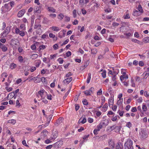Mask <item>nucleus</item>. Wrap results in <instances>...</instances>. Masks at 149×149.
<instances>
[{
  "label": "nucleus",
  "mask_w": 149,
  "mask_h": 149,
  "mask_svg": "<svg viewBox=\"0 0 149 149\" xmlns=\"http://www.w3.org/2000/svg\"><path fill=\"white\" fill-rule=\"evenodd\" d=\"M48 132L46 130H44L42 132L40 135L41 138L42 139H44L47 136Z\"/></svg>",
  "instance_id": "6e6552de"
},
{
  "label": "nucleus",
  "mask_w": 149,
  "mask_h": 149,
  "mask_svg": "<svg viewBox=\"0 0 149 149\" xmlns=\"http://www.w3.org/2000/svg\"><path fill=\"white\" fill-rule=\"evenodd\" d=\"M7 123H11L13 125H14L16 123V121L14 119H11L8 120Z\"/></svg>",
  "instance_id": "cd10ccee"
},
{
  "label": "nucleus",
  "mask_w": 149,
  "mask_h": 149,
  "mask_svg": "<svg viewBox=\"0 0 149 149\" xmlns=\"http://www.w3.org/2000/svg\"><path fill=\"white\" fill-rule=\"evenodd\" d=\"M128 10H127L126 13L123 15V18L125 19H129L130 18V16L128 13Z\"/></svg>",
  "instance_id": "a211bd4d"
},
{
  "label": "nucleus",
  "mask_w": 149,
  "mask_h": 149,
  "mask_svg": "<svg viewBox=\"0 0 149 149\" xmlns=\"http://www.w3.org/2000/svg\"><path fill=\"white\" fill-rule=\"evenodd\" d=\"M58 135V134L57 132L55 131L53 133L52 136L50 137V139L53 141L57 137Z\"/></svg>",
  "instance_id": "ddd939ff"
},
{
  "label": "nucleus",
  "mask_w": 149,
  "mask_h": 149,
  "mask_svg": "<svg viewBox=\"0 0 149 149\" xmlns=\"http://www.w3.org/2000/svg\"><path fill=\"white\" fill-rule=\"evenodd\" d=\"M109 145V147L112 149L115 147V143L114 141L112 139H110L108 141Z\"/></svg>",
  "instance_id": "9d476101"
},
{
  "label": "nucleus",
  "mask_w": 149,
  "mask_h": 149,
  "mask_svg": "<svg viewBox=\"0 0 149 149\" xmlns=\"http://www.w3.org/2000/svg\"><path fill=\"white\" fill-rule=\"evenodd\" d=\"M97 52V50L96 49H93L91 50V54H96Z\"/></svg>",
  "instance_id": "09e8293b"
},
{
  "label": "nucleus",
  "mask_w": 149,
  "mask_h": 149,
  "mask_svg": "<svg viewBox=\"0 0 149 149\" xmlns=\"http://www.w3.org/2000/svg\"><path fill=\"white\" fill-rule=\"evenodd\" d=\"M11 9V7L10 6L9 3L5 4L4 6L1 8V10L2 13H4L9 11Z\"/></svg>",
  "instance_id": "20e7f679"
},
{
  "label": "nucleus",
  "mask_w": 149,
  "mask_h": 149,
  "mask_svg": "<svg viewBox=\"0 0 149 149\" xmlns=\"http://www.w3.org/2000/svg\"><path fill=\"white\" fill-rule=\"evenodd\" d=\"M5 89L8 92L10 91L13 90V88L12 87H6L5 88Z\"/></svg>",
  "instance_id": "680f3d73"
},
{
  "label": "nucleus",
  "mask_w": 149,
  "mask_h": 149,
  "mask_svg": "<svg viewBox=\"0 0 149 149\" xmlns=\"http://www.w3.org/2000/svg\"><path fill=\"white\" fill-rule=\"evenodd\" d=\"M53 48L55 50L58 49V45L57 43L55 44L53 46Z\"/></svg>",
  "instance_id": "4d7b16f0"
},
{
  "label": "nucleus",
  "mask_w": 149,
  "mask_h": 149,
  "mask_svg": "<svg viewBox=\"0 0 149 149\" xmlns=\"http://www.w3.org/2000/svg\"><path fill=\"white\" fill-rule=\"evenodd\" d=\"M1 48V49L2 51L4 52H6L8 49L3 44Z\"/></svg>",
  "instance_id": "c9c22d12"
},
{
  "label": "nucleus",
  "mask_w": 149,
  "mask_h": 149,
  "mask_svg": "<svg viewBox=\"0 0 149 149\" xmlns=\"http://www.w3.org/2000/svg\"><path fill=\"white\" fill-rule=\"evenodd\" d=\"M34 28L38 29L36 31V33L37 34H39V33L41 32V26L40 24H35L34 26Z\"/></svg>",
  "instance_id": "39448f33"
},
{
  "label": "nucleus",
  "mask_w": 149,
  "mask_h": 149,
  "mask_svg": "<svg viewBox=\"0 0 149 149\" xmlns=\"http://www.w3.org/2000/svg\"><path fill=\"white\" fill-rule=\"evenodd\" d=\"M132 141L130 139L127 140L124 144L125 149H133Z\"/></svg>",
  "instance_id": "7ed1b4c3"
},
{
  "label": "nucleus",
  "mask_w": 149,
  "mask_h": 149,
  "mask_svg": "<svg viewBox=\"0 0 149 149\" xmlns=\"http://www.w3.org/2000/svg\"><path fill=\"white\" fill-rule=\"evenodd\" d=\"M89 134H87L85 135L83 137V140L86 141L87 140L88 138L89 137Z\"/></svg>",
  "instance_id": "864d4df0"
},
{
  "label": "nucleus",
  "mask_w": 149,
  "mask_h": 149,
  "mask_svg": "<svg viewBox=\"0 0 149 149\" xmlns=\"http://www.w3.org/2000/svg\"><path fill=\"white\" fill-rule=\"evenodd\" d=\"M46 47V46L44 45H40L39 48V51H40L41 50H43L45 49Z\"/></svg>",
  "instance_id": "e433bc0d"
},
{
  "label": "nucleus",
  "mask_w": 149,
  "mask_h": 149,
  "mask_svg": "<svg viewBox=\"0 0 149 149\" xmlns=\"http://www.w3.org/2000/svg\"><path fill=\"white\" fill-rule=\"evenodd\" d=\"M49 36L50 38L53 39V38H55V36L54 34H53L52 33H50L49 34Z\"/></svg>",
  "instance_id": "bf43d9fd"
},
{
  "label": "nucleus",
  "mask_w": 149,
  "mask_h": 149,
  "mask_svg": "<svg viewBox=\"0 0 149 149\" xmlns=\"http://www.w3.org/2000/svg\"><path fill=\"white\" fill-rule=\"evenodd\" d=\"M35 63L36 66L38 67L39 66L41 63V61L40 60H36L35 61Z\"/></svg>",
  "instance_id": "bb28decb"
},
{
  "label": "nucleus",
  "mask_w": 149,
  "mask_h": 149,
  "mask_svg": "<svg viewBox=\"0 0 149 149\" xmlns=\"http://www.w3.org/2000/svg\"><path fill=\"white\" fill-rule=\"evenodd\" d=\"M89 1V0H79V4L81 7L83 6L88 3Z\"/></svg>",
  "instance_id": "1a4fd4ad"
},
{
  "label": "nucleus",
  "mask_w": 149,
  "mask_h": 149,
  "mask_svg": "<svg viewBox=\"0 0 149 149\" xmlns=\"http://www.w3.org/2000/svg\"><path fill=\"white\" fill-rule=\"evenodd\" d=\"M99 131V130H98V129L97 128L96 129H95L93 131V133L95 135H96L97 134V132Z\"/></svg>",
  "instance_id": "0e129e2a"
},
{
  "label": "nucleus",
  "mask_w": 149,
  "mask_h": 149,
  "mask_svg": "<svg viewBox=\"0 0 149 149\" xmlns=\"http://www.w3.org/2000/svg\"><path fill=\"white\" fill-rule=\"evenodd\" d=\"M47 96V99L49 100H52V95L51 94H47L46 95Z\"/></svg>",
  "instance_id": "3c124183"
},
{
  "label": "nucleus",
  "mask_w": 149,
  "mask_h": 149,
  "mask_svg": "<svg viewBox=\"0 0 149 149\" xmlns=\"http://www.w3.org/2000/svg\"><path fill=\"white\" fill-rule=\"evenodd\" d=\"M86 119L85 118L81 117L79 120V123L84 124L86 122Z\"/></svg>",
  "instance_id": "5701e85b"
},
{
  "label": "nucleus",
  "mask_w": 149,
  "mask_h": 149,
  "mask_svg": "<svg viewBox=\"0 0 149 149\" xmlns=\"http://www.w3.org/2000/svg\"><path fill=\"white\" fill-rule=\"evenodd\" d=\"M137 9L140 13H143V10L142 9L141 6L140 5H139Z\"/></svg>",
  "instance_id": "79ce46f5"
},
{
  "label": "nucleus",
  "mask_w": 149,
  "mask_h": 149,
  "mask_svg": "<svg viewBox=\"0 0 149 149\" xmlns=\"http://www.w3.org/2000/svg\"><path fill=\"white\" fill-rule=\"evenodd\" d=\"M40 5L35 6L33 8L34 12L35 13H40L41 12Z\"/></svg>",
  "instance_id": "0eeeda50"
},
{
  "label": "nucleus",
  "mask_w": 149,
  "mask_h": 149,
  "mask_svg": "<svg viewBox=\"0 0 149 149\" xmlns=\"http://www.w3.org/2000/svg\"><path fill=\"white\" fill-rule=\"evenodd\" d=\"M57 61L60 64H62L63 62V58H58V59Z\"/></svg>",
  "instance_id": "603ef678"
},
{
  "label": "nucleus",
  "mask_w": 149,
  "mask_h": 149,
  "mask_svg": "<svg viewBox=\"0 0 149 149\" xmlns=\"http://www.w3.org/2000/svg\"><path fill=\"white\" fill-rule=\"evenodd\" d=\"M116 149H123V146L122 143H118L116 146Z\"/></svg>",
  "instance_id": "4be33fe9"
},
{
  "label": "nucleus",
  "mask_w": 149,
  "mask_h": 149,
  "mask_svg": "<svg viewBox=\"0 0 149 149\" xmlns=\"http://www.w3.org/2000/svg\"><path fill=\"white\" fill-rule=\"evenodd\" d=\"M77 11L76 10L74 9V10L72 12V14L73 15V17L74 18H75L77 16Z\"/></svg>",
  "instance_id": "c03bdc74"
},
{
  "label": "nucleus",
  "mask_w": 149,
  "mask_h": 149,
  "mask_svg": "<svg viewBox=\"0 0 149 149\" xmlns=\"http://www.w3.org/2000/svg\"><path fill=\"white\" fill-rule=\"evenodd\" d=\"M121 73L122 74V75L121 76V77L122 79L123 78H122L125 75H128V74H126V70L124 69H122L121 70Z\"/></svg>",
  "instance_id": "b1692460"
},
{
  "label": "nucleus",
  "mask_w": 149,
  "mask_h": 149,
  "mask_svg": "<svg viewBox=\"0 0 149 149\" xmlns=\"http://www.w3.org/2000/svg\"><path fill=\"white\" fill-rule=\"evenodd\" d=\"M32 80L35 83H39L41 81L40 79L38 77V75L30 79L29 80V81L31 82Z\"/></svg>",
  "instance_id": "423d86ee"
},
{
  "label": "nucleus",
  "mask_w": 149,
  "mask_h": 149,
  "mask_svg": "<svg viewBox=\"0 0 149 149\" xmlns=\"http://www.w3.org/2000/svg\"><path fill=\"white\" fill-rule=\"evenodd\" d=\"M87 120H88V122L89 123H92L93 122V119L92 118H88L87 119Z\"/></svg>",
  "instance_id": "052dcab7"
},
{
  "label": "nucleus",
  "mask_w": 149,
  "mask_h": 149,
  "mask_svg": "<svg viewBox=\"0 0 149 149\" xmlns=\"http://www.w3.org/2000/svg\"><path fill=\"white\" fill-rule=\"evenodd\" d=\"M122 78H123L122 79L121 77V76H120V80L121 81H123L124 80H126L128 79V75H125Z\"/></svg>",
  "instance_id": "2f4dec72"
},
{
  "label": "nucleus",
  "mask_w": 149,
  "mask_h": 149,
  "mask_svg": "<svg viewBox=\"0 0 149 149\" xmlns=\"http://www.w3.org/2000/svg\"><path fill=\"white\" fill-rule=\"evenodd\" d=\"M142 109L144 112L146 111L147 110V107L144 103L142 104Z\"/></svg>",
  "instance_id": "473e14b6"
},
{
  "label": "nucleus",
  "mask_w": 149,
  "mask_h": 149,
  "mask_svg": "<svg viewBox=\"0 0 149 149\" xmlns=\"http://www.w3.org/2000/svg\"><path fill=\"white\" fill-rule=\"evenodd\" d=\"M132 123L130 122H127L126 125V126L130 129L132 127Z\"/></svg>",
  "instance_id": "58836bf2"
},
{
  "label": "nucleus",
  "mask_w": 149,
  "mask_h": 149,
  "mask_svg": "<svg viewBox=\"0 0 149 149\" xmlns=\"http://www.w3.org/2000/svg\"><path fill=\"white\" fill-rule=\"evenodd\" d=\"M64 16L62 13H60L58 15V18L61 20H62L64 18Z\"/></svg>",
  "instance_id": "a19ab883"
},
{
  "label": "nucleus",
  "mask_w": 149,
  "mask_h": 149,
  "mask_svg": "<svg viewBox=\"0 0 149 149\" xmlns=\"http://www.w3.org/2000/svg\"><path fill=\"white\" fill-rule=\"evenodd\" d=\"M66 31L64 30H61L58 33V37L61 38L65 36L66 34Z\"/></svg>",
  "instance_id": "9b49d317"
},
{
  "label": "nucleus",
  "mask_w": 149,
  "mask_h": 149,
  "mask_svg": "<svg viewBox=\"0 0 149 149\" xmlns=\"http://www.w3.org/2000/svg\"><path fill=\"white\" fill-rule=\"evenodd\" d=\"M41 81L44 84H47V82L46 79L44 77H42L40 79Z\"/></svg>",
  "instance_id": "7c9ffc66"
},
{
  "label": "nucleus",
  "mask_w": 149,
  "mask_h": 149,
  "mask_svg": "<svg viewBox=\"0 0 149 149\" xmlns=\"http://www.w3.org/2000/svg\"><path fill=\"white\" fill-rule=\"evenodd\" d=\"M144 95L146 97L149 98V93H148L147 91H144Z\"/></svg>",
  "instance_id": "5fc2aeb1"
},
{
  "label": "nucleus",
  "mask_w": 149,
  "mask_h": 149,
  "mask_svg": "<svg viewBox=\"0 0 149 149\" xmlns=\"http://www.w3.org/2000/svg\"><path fill=\"white\" fill-rule=\"evenodd\" d=\"M109 120L107 119H105L101 123L103 126H106L109 123Z\"/></svg>",
  "instance_id": "2eb2a0df"
},
{
  "label": "nucleus",
  "mask_w": 149,
  "mask_h": 149,
  "mask_svg": "<svg viewBox=\"0 0 149 149\" xmlns=\"http://www.w3.org/2000/svg\"><path fill=\"white\" fill-rule=\"evenodd\" d=\"M143 42L145 43H147L149 42V37L144 38L142 40Z\"/></svg>",
  "instance_id": "a878e982"
},
{
  "label": "nucleus",
  "mask_w": 149,
  "mask_h": 149,
  "mask_svg": "<svg viewBox=\"0 0 149 149\" xmlns=\"http://www.w3.org/2000/svg\"><path fill=\"white\" fill-rule=\"evenodd\" d=\"M26 29V25L24 24H20L19 28L16 27L15 29V31L16 34H19L20 36L23 37L25 35V33L24 31Z\"/></svg>",
  "instance_id": "f257e3e1"
},
{
  "label": "nucleus",
  "mask_w": 149,
  "mask_h": 149,
  "mask_svg": "<svg viewBox=\"0 0 149 149\" xmlns=\"http://www.w3.org/2000/svg\"><path fill=\"white\" fill-rule=\"evenodd\" d=\"M120 128L121 127L120 126H116L114 131L116 132H119Z\"/></svg>",
  "instance_id": "49530a36"
},
{
  "label": "nucleus",
  "mask_w": 149,
  "mask_h": 149,
  "mask_svg": "<svg viewBox=\"0 0 149 149\" xmlns=\"http://www.w3.org/2000/svg\"><path fill=\"white\" fill-rule=\"evenodd\" d=\"M16 65L14 63H12L10 65V68L11 69H13L16 67Z\"/></svg>",
  "instance_id": "72a5a7b5"
},
{
  "label": "nucleus",
  "mask_w": 149,
  "mask_h": 149,
  "mask_svg": "<svg viewBox=\"0 0 149 149\" xmlns=\"http://www.w3.org/2000/svg\"><path fill=\"white\" fill-rule=\"evenodd\" d=\"M49 29L52 30V31H56L58 32L60 30V29L59 27L56 26H53L52 27H50Z\"/></svg>",
  "instance_id": "4468645a"
},
{
  "label": "nucleus",
  "mask_w": 149,
  "mask_h": 149,
  "mask_svg": "<svg viewBox=\"0 0 149 149\" xmlns=\"http://www.w3.org/2000/svg\"><path fill=\"white\" fill-rule=\"evenodd\" d=\"M108 104L109 106L113 105V97L111 96L108 100Z\"/></svg>",
  "instance_id": "dca6fc26"
},
{
  "label": "nucleus",
  "mask_w": 149,
  "mask_h": 149,
  "mask_svg": "<svg viewBox=\"0 0 149 149\" xmlns=\"http://www.w3.org/2000/svg\"><path fill=\"white\" fill-rule=\"evenodd\" d=\"M149 75V73L146 72H144L142 74V76L143 78L146 79Z\"/></svg>",
  "instance_id": "f704fd0d"
},
{
  "label": "nucleus",
  "mask_w": 149,
  "mask_h": 149,
  "mask_svg": "<svg viewBox=\"0 0 149 149\" xmlns=\"http://www.w3.org/2000/svg\"><path fill=\"white\" fill-rule=\"evenodd\" d=\"M143 101V99L142 97H140L139 98L137 99V101L138 103H141Z\"/></svg>",
  "instance_id": "69168bd1"
},
{
  "label": "nucleus",
  "mask_w": 149,
  "mask_h": 149,
  "mask_svg": "<svg viewBox=\"0 0 149 149\" xmlns=\"http://www.w3.org/2000/svg\"><path fill=\"white\" fill-rule=\"evenodd\" d=\"M8 33L7 31L6 30H5L1 34V36L2 38H4L8 34Z\"/></svg>",
  "instance_id": "393cba45"
},
{
  "label": "nucleus",
  "mask_w": 149,
  "mask_h": 149,
  "mask_svg": "<svg viewBox=\"0 0 149 149\" xmlns=\"http://www.w3.org/2000/svg\"><path fill=\"white\" fill-rule=\"evenodd\" d=\"M18 60L19 62L21 63L24 62V61L23 58L22 56H19L18 57Z\"/></svg>",
  "instance_id": "4c0bfd02"
},
{
  "label": "nucleus",
  "mask_w": 149,
  "mask_h": 149,
  "mask_svg": "<svg viewBox=\"0 0 149 149\" xmlns=\"http://www.w3.org/2000/svg\"><path fill=\"white\" fill-rule=\"evenodd\" d=\"M91 78V74L89 73L88 74V77L87 79L86 82L87 84L90 83Z\"/></svg>",
  "instance_id": "c85d7f7f"
},
{
  "label": "nucleus",
  "mask_w": 149,
  "mask_h": 149,
  "mask_svg": "<svg viewBox=\"0 0 149 149\" xmlns=\"http://www.w3.org/2000/svg\"><path fill=\"white\" fill-rule=\"evenodd\" d=\"M25 13V10L24 9L20 11L18 13V16L19 17H21Z\"/></svg>",
  "instance_id": "aec40b11"
},
{
  "label": "nucleus",
  "mask_w": 149,
  "mask_h": 149,
  "mask_svg": "<svg viewBox=\"0 0 149 149\" xmlns=\"http://www.w3.org/2000/svg\"><path fill=\"white\" fill-rule=\"evenodd\" d=\"M84 92L86 96H89L91 95V93L88 90L84 91Z\"/></svg>",
  "instance_id": "8fccbe9b"
},
{
  "label": "nucleus",
  "mask_w": 149,
  "mask_h": 149,
  "mask_svg": "<svg viewBox=\"0 0 149 149\" xmlns=\"http://www.w3.org/2000/svg\"><path fill=\"white\" fill-rule=\"evenodd\" d=\"M119 117L118 116H115L111 118V120L113 121H116L117 120V117Z\"/></svg>",
  "instance_id": "13d9d810"
},
{
  "label": "nucleus",
  "mask_w": 149,
  "mask_h": 149,
  "mask_svg": "<svg viewBox=\"0 0 149 149\" xmlns=\"http://www.w3.org/2000/svg\"><path fill=\"white\" fill-rule=\"evenodd\" d=\"M102 89L100 88L99 90L97 92V96L100 95H102Z\"/></svg>",
  "instance_id": "de8ad7c7"
},
{
  "label": "nucleus",
  "mask_w": 149,
  "mask_h": 149,
  "mask_svg": "<svg viewBox=\"0 0 149 149\" xmlns=\"http://www.w3.org/2000/svg\"><path fill=\"white\" fill-rule=\"evenodd\" d=\"M141 13L137 10H134L133 11L132 15L134 16L137 17L141 15Z\"/></svg>",
  "instance_id": "f3484780"
},
{
  "label": "nucleus",
  "mask_w": 149,
  "mask_h": 149,
  "mask_svg": "<svg viewBox=\"0 0 149 149\" xmlns=\"http://www.w3.org/2000/svg\"><path fill=\"white\" fill-rule=\"evenodd\" d=\"M26 68H27V70L28 71H30L31 72H34L36 69V67L34 66H32L31 67L27 66Z\"/></svg>",
  "instance_id": "412c9836"
},
{
  "label": "nucleus",
  "mask_w": 149,
  "mask_h": 149,
  "mask_svg": "<svg viewBox=\"0 0 149 149\" xmlns=\"http://www.w3.org/2000/svg\"><path fill=\"white\" fill-rule=\"evenodd\" d=\"M48 10L52 13H55L56 11L53 8L49 7L48 8Z\"/></svg>",
  "instance_id": "37998d69"
},
{
  "label": "nucleus",
  "mask_w": 149,
  "mask_h": 149,
  "mask_svg": "<svg viewBox=\"0 0 149 149\" xmlns=\"http://www.w3.org/2000/svg\"><path fill=\"white\" fill-rule=\"evenodd\" d=\"M41 100H42V102L45 104H47L48 102V101L46 99H45V98H44L43 99L41 98L40 99H38V100L39 101H40Z\"/></svg>",
  "instance_id": "a18cd8bd"
},
{
  "label": "nucleus",
  "mask_w": 149,
  "mask_h": 149,
  "mask_svg": "<svg viewBox=\"0 0 149 149\" xmlns=\"http://www.w3.org/2000/svg\"><path fill=\"white\" fill-rule=\"evenodd\" d=\"M89 63V60H88L86 61L84 63V65L81 66V69H84L85 68L87 67Z\"/></svg>",
  "instance_id": "6ab92c4d"
},
{
  "label": "nucleus",
  "mask_w": 149,
  "mask_h": 149,
  "mask_svg": "<svg viewBox=\"0 0 149 149\" xmlns=\"http://www.w3.org/2000/svg\"><path fill=\"white\" fill-rule=\"evenodd\" d=\"M102 77L104 78L106 77V71L105 70H104L103 71V72L102 73Z\"/></svg>",
  "instance_id": "338daca9"
},
{
  "label": "nucleus",
  "mask_w": 149,
  "mask_h": 149,
  "mask_svg": "<svg viewBox=\"0 0 149 149\" xmlns=\"http://www.w3.org/2000/svg\"><path fill=\"white\" fill-rule=\"evenodd\" d=\"M132 41L136 43L140 44H141L142 43V42H140L139 40L135 39H132Z\"/></svg>",
  "instance_id": "ea45409f"
},
{
  "label": "nucleus",
  "mask_w": 149,
  "mask_h": 149,
  "mask_svg": "<svg viewBox=\"0 0 149 149\" xmlns=\"http://www.w3.org/2000/svg\"><path fill=\"white\" fill-rule=\"evenodd\" d=\"M47 94V92L44 89L40 90L39 91L37 94V95L38 99H40L41 98H45Z\"/></svg>",
  "instance_id": "f03ea898"
},
{
  "label": "nucleus",
  "mask_w": 149,
  "mask_h": 149,
  "mask_svg": "<svg viewBox=\"0 0 149 149\" xmlns=\"http://www.w3.org/2000/svg\"><path fill=\"white\" fill-rule=\"evenodd\" d=\"M72 77H68L65 79L63 81V82L65 84H68L72 81Z\"/></svg>",
  "instance_id": "f8f14e48"
},
{
  "label": "nucleus",
  "mask_w": 149,
  "mask_h": 149,
  "mask_svg": "<svg viewBox=\"0 0 149 149\" xmlns=\"http://www.w3.org/2000/svg\"><path fill=\"white\" fill-rule=\"evenodd\" d=\"M48 37V36L47 35L44 33L41 36V38L43 39H44L46 38L47 37Z\"/></svg>",
  "instance_id": "774afa93"
},
{
  "label": "nucleus",
  "mask_w": 149,
  "mask_h": 149,
  "mask_svg": "<svg viewBox=\"0 0 149 149\" xmlns=\"http://www.w3.org/2000/svg\"><path fill=\"white\" fill-rule=\"evenodd\" d=\"M123 99H120L118 100L117 104L118 106H121L123 104Z\"/></svg>",
  "instance_id": "c756f323"
},
{
  "label": "nucleus",
  "mask_w": 149,
  "mask_h": 149,
  "mask_svg": "<svg viewBox=\"0 0 149 149\" xmlns=\"http://www.w3.org/2000/svg\"><path fill=\"white\" fill-rule=\"evenodd\" d=\"M31 49L33 50H35L36 49V46L35 44L32 45L31 47Z\"/></svg>",
  "instance_id": "e2e57ef3"
},
{
  "label": "nucleus",
  "mask_w": 149,
  "mask_h": 149,
  "mask_svg": "<svg viewBox=\"0 0 149 149\" xmlns=\"http://www.w3.org/2000/svg\"><path fill=\"white\" fill-rule=\"evenodd\" d=\"M52 115H50L49 116H48V117L47 118V121L48 122V123H47V125L49 124V122H50V121L52 119Z\"/></svg>",
  "instance_id": "6e6d98bb"
}]
</instances>
